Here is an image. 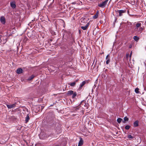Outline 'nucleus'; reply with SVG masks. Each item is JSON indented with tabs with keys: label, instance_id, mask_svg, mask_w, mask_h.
Listing matches in <instances>:
<instances>
[{
	"label": "nucleus",
	"instance_id": "nucleus-2",
	"mask_svg": "<svg viewBox=\"0 0 146 146\" xmlns=\"http://www.w3.org/2000/svg\"><path fill=\"white\" fill-rule=\"evenodd\" d=\"M144 29L142 27H140L134 30V31L137 32V33L138 34L142 32V31Z\"/></svg>",
	"mask_w": 146,
	"mask_h": 146
},
{
	"label": "nucleus",
	"instance_id": "nucleus-15",
	"mask_svg": "<svg viewBox=\"0 0 146 146\" xmlns=\"http://www.w3.org/2000/svg\"><path fill=\"white\" fill-rule=\"evenodd\" d=\"M131 54H132V52H131L129 57V54H127L126 55V58H127V60H128V59L129 58V60L130 61V60H131Z\"/></svg>",
	"mask_w": 146,
	"mask_h": 146
},
{
	"label": "nucleus",
	"instance_id": "nucleus-29",
	"mask_svg": "<svg viewBox=\"0 0 146 146\" xmlns=\"http://www.w3.org/2000/svg\"><path fill=\"white\" fill-rule=\"evenodd\" d=\"M78 146H81V145L78 144Z\"/></svg>",
	"mask_w": 146,
	"mask_h": 146
},
{
	"label": "nucleus",
	"instance_id": "nucleus-17",
	"mask_svg": "<svg viewBox=\"0 0 146 146\" xmlns=\"http://www.w3.org/2000/svg\"><path fill=\"white\" fill-rule=\"evenodd\" d=\"M87 22V20L85 19V18H84V19H82L81 20V23H86Z\"/></svg>",
	"mask_w": 146,
	"mask_h": 146
},
{
	"label": "nucleus",
	"instance_id": "nucleus-3",
	"mask_svg": "<svg viewBox=\"0 0 146 146\" xmlns=\"http://www.w3.org/2000/svg\"><path fill=\"white\" fill-rule=\"evenodd\" d=\"M7 107L9 109L12 108H15L16 106L15 104H13L10 105H7Z\"/></svg>",
	"mask_w": 146,
	"mask_h": 146
},
{
	"label": "nucleus",
	"instance_id": "nucleus-20",
	"mask_svg": "<svg viewBox=\"0 0 146 146\" xmlns=\"http://www.w3.org/2000/svg\"><path fill=\"white\" fill-rule=\"evenodd\" d=\"M86 83L85 81L82 82L80 84V87H82Z\"/></svg>",
	"mask_w": 146,
	"mask_h": 146
},
{
	"label": "nucleus",
	"instance_id": "nucleus-11",
	"mask_svg": "<svg viewBox=\"0 0 146 146\" xmlns=\"http://www.w3.org/2000/svg\"><path fill=\"white\" fill-rule=\"evenodd\" d=\"M99 15V11H97L96 13L93 16V18L94 19H96L97 18L98 16Z\"/></svg>",
	"mask_w": 146,
	"mask_h": 146
},
{
	"label": "nucleus",
	"instance_id": "nucleus-8",
	"mask_svg": "<svg viewBox=\"0 0 146 146\" xmlns=\"http://www.w3.org/2000/svg\"><path fill=\"white\" fill-rule=\"evenodd\" d=\"M89 25V23H87L86 26H84L81 27V28L82 29L84 30H86L87 29Z\"/></svg>",
	"mask_w": 146,
	"mask_h": 146
},
{
	"label": "nucleus",
	"instance_id": "nucleus-19",
	"mask_svg": "<svg viewBox=\"0 0 146 146\" xmlns=\"http://www.w3.org/2000/svg\"><path fill=\"white\" fill-rule=\"evenodd\" d=\"M127 137L129 139H133L134 137L133 136H132L131 135H127Z\"/></svg>",
	"mask_w": 146,
	"mask_h": 146
},
{
	"label": "nucleus",
	"instance_id": "nucleus-5",
	"mask_svg": "<svg viewBox=\"0 0 146 146\" xmlns=\"http://www.w3.org/2000/svg\"><path fill=\"white\" fill-rule=\"evenodd\" d=\"M141 24L139 23H137L136 24V26L134 30L140 27H141Z\"/></svg>",
	"mask_w": 146,
	"mask_h": 146
},
{
	"label": "nucleus",
	"instance_id": "nucleus-18",
	"mask_svg": "<svg viewBox=\"0 0 146 146\" xmlns=\"http://www.w3.org/2000/svg\"><path fill=\"white\" fill-rule=\"evenodd\" d=\"M30 119V118L29 117V116L28 115L27 117L25 118V121L26 123L28 122L29 121V120Z\"/></svg>",
	"mask_w": 146,
	"mask_h": 146
},
{
	"label": "nucleus",
	"instance_id": "nucleus-14",
	"mask_svg": "<svg viewBox=\"0 0 146 146\" xmlns=\"http://www.w3.org/2000/svg\"><path fill=\"white\" fill-rule=\"evenodd\" d=\"M133 38L134 40L136 41V42L138 41L139 39V38L137 36H134Z\"/></svg>",
	"mask_w": 146,
	"mask_h": 146
},
{
	"label": "nucleus",
	"instance_id": "nucleus-4",
	"mask_svg": "<svg viewBox=\"0 0 146 146\" xmlns=\"http://www.w3.org/2000/svg\"><path fill=\"white\" fill-rule=\"evenodd\" d=\"M110 57L109 54H108L106 58V64H108L110 62Z\"/></svg>",
	"mask_w": 146,
	"mask_h": 146
},
{
	"label": "nucleus",
	"instance_id": "nucleus-10",
	"mask_svg": "<svg viewBox=\"0 0 146 146\" xmlns=\"http://www.w3.org/2000/svg\"><path fill=\"white\" fill-rule=\"evenodd\" d=\"M22 69L21 68H19L17 70V73L18 74H20L22 73Z\"/></svg>",
	"mask_w": 146,
	"mask_h": 146
},
{
	"label": "nucleus",
	"instance_id": "nucleus-7",
	"mask_svg": "<svg viewBox=\"0 0 146 146\" xmlns=\"http://www.w3.org/2000/svg\"><path fill=\"white\" fill-rule=\"evenodd\" d=\"M126 12L125 10H120L119 11V15L120 16H121L122 15V13H125Z\"/></svg>",
	"mask_w": 146,
	"mask_h": 146
},
{
	"label": "nucleus",
	"instance_id": "nucleus-1",
	"mask_svg": "<svg viewBox=\"0 0 146 146\" xmlns=\"http://www.w3.org/2000/svg\"><path fill=\"white\" fill-rule=\"evenodd\" d=\"M108 1V0H106L102 3L99 4L98 6L100 7L104 8L106 5Z\"/></svg>",
	"mask_w": 146,
	"mask_h": 146
},
{
	"label": "nucleus",
	"instance_id": "nucleus-13",
	"mask_svg": "<svg viewBox=\"0 0 146 146\" xmlns=\"http://www.w3.org/2000/svg\"><path fill=\"white\" fill-rule=\"evenodd\" d=\"M83 141L82 138H80V141L79 142L78 144L81 145V146L83 145Z\"/></svg>",
	"mask_w": 146,
	"mask_h": 146
},
{
	"label": "nucleus",
	"instance_id": "nucleus-26",
	"mask_svg": "<svg viewBox=\"0 0 146 146\" xmlns=\"http://www.w3.org/2000/svg\"><path fill=\"white\" fill-rule=\"evenodd\" d=\"M130 126L128 125H126L125 127V128L127 130H128L130 128Z\"/></svg>",
	"mask_w": 146,
	"mask_h": 146
},
{
	"label": "nucleus",
	"instance_id": "nucleus-9",
	"mask_svg": "<svg viewBox=\"0 0 146 146\" xmlns=\"http://www.w3.org/2000/svg\"><path fill=\"white\" fill-rule=\"evenodd\" d=\"M1 22L3 24H4L5 23V19L3 17H1L0 19Z\"/></svg>",
	"mask_w": 146,
	"mask_h": 146
},
{
	"label": "nucleus",
	"instance_id": "nucleus-6",
	"mask_svg": "<svg viewBox=\"0 0 146 146\" xmlns=\"http://www.w3.org/2000/svg\"><path fill=\"white\" fill-rule=\"evenodd\" d=\"M10 5L11 7L13 8H15L16 7V5H15V1L11 2Z\"/></svg>",
	"mask_w": 146,
	"mask_h": 146
},
{
	"label": "nucleus",
	"instance_id": "nucleus-22",
	"mask_svg": "<svg viewBox=\"0 0 146 146\" xmlns=\"http://www.w3.org/2000/svg\"><path fill=\"white\" fill-rule=\"evenodd\" d=\"M34 77V76L33 75H32L31 76L29 77L28 78V80H31L32 79H33Z\"/></svg>",
	"mask_w": 146,
	"mask_h": 146
},
{
	"label": "nucleus",
	"instance_id": "nucleus-24",
	"mask_svg": "<svg viewBox=\"0 0 146 146\" xmlns=\"http://www.w3.org/2000/svg\"><path fill=\"white\" fill-rule=\"evenodd\" d=\"M122 120V119L121 118H118L117 119V121L118 123H120L121 122Z\"/></svg>",
	"mask_w": 146,
	"mask_h": 146
},
{
	"label": "nucleus",
	"instance_id": "nucleus-12",
	"mask_svg": "<svg viewBox=\"0 0 146 146\" xmlns=\"http://www.w3.org/2000/svg\"><path fill=\"white\" fill-rule=\"evenodd\" d=\"M139 121H138L137 120L135 121L133 123V125L135 127H136L138 126Z\"/></svg>",
	"mask_w": 146,
	"mask_h": 146
},
{
	"label": "nucleus",
	"instance_id": "nucleus-27",
	"mask_svg": "<svg viewBox=\"0 0 146 146\" xmlns=\"http://www.w3.org/2000/svg\"><path fill=\"white\" fill-rule=\"evenodd\" d=\"M124 120L125 121H127L129 119L127 117H125L124 118Z\"/></svg>",
	"mask_w": 146,
	"mask_h": 146
},
{
	"label": "nucleus",
	"instance_id": "nucleus-25",
	"mask_svg": "<svg viewBox=\"0 0 146 146\" xmlns=\"http://www.w3.org/2000/svg\"><path fill=\"white\" fill-rule=\"evenodd\" d=\"M139 89L138 88H136L135 89V93L138 94V93H139Z\"/></svg>",
	"mask_w": 146,
	"mask_h": 146
},
{
	"label": "nucleus",
	"instance_id": "nucleus-16",
	"mask_svg": "<svg viewBox=\"0 0 146 146\" xmlns=\"http://www.w3.org/2000/svg\"><path fill=\"white\" fill-rule=\"evenodd\" d=\"M73 93V91L72 90H70L68 92L67 94L68 95H70L72 94Z\"/></svg>",
	"mask_w": 146,
	"mask_h": 146
},
{
	"label": "nucleus",
	"instance_id": "nucleus-21",
	"mask_svg": "<svg viewBox=\"0 0 146 146\" xmlns=\"http://www.w3.org/2000/svg\"><path fill=\"white\" fill-rule=\"evenodd\" d=\"M76 84V82H73L70 83H69V84L71 86H74Z\"/></svg>",
	"mask_w": 146,
	"mask_h": 146
},
{
	"label": "nucleus",
	"instance_id": "nucleus-28",
	"mask_svg": "<svg viewBox=\"0 0 146 146\" xmlns=\"http://www.w3.org/2000/svg\"><path fill=\"white\" fill-rule=\"evenodd\" d=\"M44 108V107L43 106H41V109H42Z\"/></svg>",
	"mask_w": 146,
	"mask_h": 146
},
{
	"label": "nucleus",
	"instance_id": "nucleus-23",
	"mask_svg": "<svg viewBox=\"0 0 146 146\" xmlns=\"http://www.w3.org/2000/svg\"><path fill=\"white\" fill-rule=\"evenodd\" d=\"M72 94H73L72 98H74L76 96L77 93L76 92H75L74 93L73 92V93Z\"/></svg>",
	"mask_w": 146,
	"mask_h": 146
}]
</instances>
